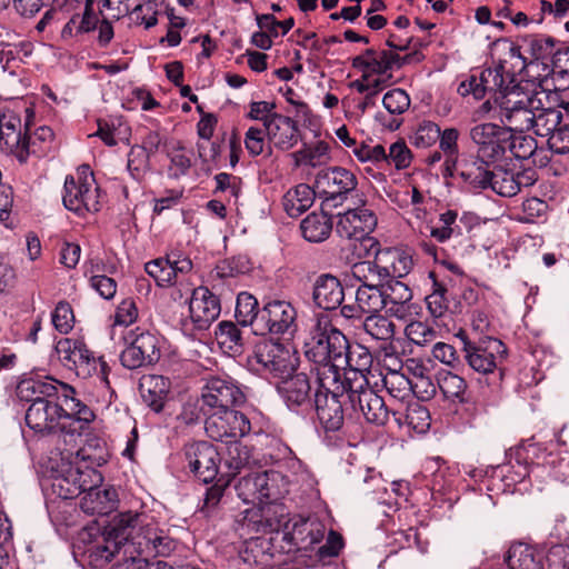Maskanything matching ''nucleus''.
I'll list each match as a JSON object with an SVG mask.
<instances>
[{
	"label": "nucleus",
	"mask_w": 569,
	"mask_h": 569,
	"mask_svg": "<svg viewBox=\"0 0 569 569\" xmlns=\"http://www.w3.org/2000/svg\"><path fill=\"white\" fill-rule=\"evenodd\" d=\"M60 399L49 398L31 403L26 412V423L36 433L47 435L58 430L80 435L94 419L93 411L74 397V389L60 383Z\"/></svg>",
	"instance_id": "f257e3e1"
},
{
	"label": "nucleus",
	"mask_w": 569,
	"mask_h": 569,
	"mask_svg": "<svg viewBox=\"0 0 569 569\" xmlns=\"http://www.w3.org/2000/svg\"><path fill=\"white\" fill-rule=\"evenodd\" d=\"M347 346L348 339L339 329L329 321H317L303 345L305 357L315 365L316 379H320L325 371L341 376L339 361H342Z\"/></svg>",
	"instance_id": "f03ea898"
},
{
	"label": "nucleus",
	"mask_w": 569,
	"mask_h": 569,
	"mask_svg": "<svg viewBox=\"0 0 569 569\" xmlns=\"http://www.w3.org/2000/svg\"><path fill=\"white\" fill-rule=\"evenodd\" d=\"M315 409L319 423L326 431H338L345 422L343 405L349 401V387L341 376L325 371L316 379Z\"/></svg>",
	"instance_id": "7ed1b4c3"
},
{
	"label": "nucleus",
	"mask_w": 569,
	"mask_h": 569,
	"mask_svg": "<svg viewBox=\"0 0 569 569\" xmlns=\"http://www.w3.org/2000/svg\"><path fill=\"white\" fill-rule=\"evenodd\" d=\"M360 202V207L338 214L336 231L342 238L355 240L353 249L358 258H368L371 249L379 246L375 238L369 237L377 226V217L371 209L365 207L363 200Z\"/></svg>",
	"instance_id": "20e7f679"
},
{
	"label": "nucleus",
	"mask_w": 569,
	"mask_h": 569,
	"mask_svg": "<svg viewBox=\"0 0 569 569\" xmlns=\"http://www.w3.org/2000/svg\"><path fill=\"white\" fill-rule=\"evenodd\" d=\"M531 102L532 93L522 91L518 84L493 99L495 111L509 133L531 130L535 117Z\"/></svg>",
	"instance_id": "39448f33"
},
{
	"label": "nucleus",
	"mask_w": 569,
	"mask_h": 569,
	"mask_svg": "<svg viewBox=\"0 0 569 569\" xmlns=\"http://www.w3.org/2000/svg\"><path fill=\"white\" fill-rule=\"evenodd\" d=\"M80 173L84 174L76 181L73 176H67L63 186L62 201L64 207L83 217L88 212H98L102 207L101 190L94 181L89 166H82Z\"/></svg>",
	"instance_id": "423d86ee"
},
{
	"label": "nucleus",
	"mask_w": 569,
	"mask_h": 569,
	"mask_svg": "<svg viewBox=\"0 0 569 569\" xmlns=\"http://www.w3.org/2000/svg\"><path fill=\"white\" fill-rule=\"evenodd\" d=\"M56 352L62 365L86 379L97 375L108 382V366L102 358H96L81 340L62 338L56 345Z\"/></svg>",
	"instance_id": "0eeeda50"
},
{
	"label": "nucleus",
	"mask_w": 569,
	"mask_h": 569,
	"mask_svg": "<svg viewBox=\"0 0 569 569\" xmlns=\"http://www.w3.org/2000/svg\"><path fill=\"white\" fill-rule=\"evenodd\" d=\"M296 359L283 345L267 340L254 347L253 355L249 358V365L264 376L284 379L295 371Z\"/></svg>",
	"instance_id": "6e6552de"
},
{
	"label": "nucleus",
	"mask_w": 569,
	"mask_h": 569,
	"mask_svg": "<svg viewBox=\"0 0 569 569\" xmlns=\"http://www.w3.org/2000/svg\"><path fill=\"white\" fill-rule=\"evenodd\" d=\"M237 530L246 539V549L242 553L244 561L257 562L259 555L248 556L249 551H254L260 541V535L277 531L279 521L270 517V507H256L246 509L237 520Z\"/></svg>",
	"instance_id": "1a4fd4ad"
},
{
	"label": "nucleus",
	"mask_w": 569,
	"mask_h": 569,
	"mask_svg": "<svg viewBox=\"0 0 569 569\" xmlns=\"http://www.w3.org/2000/svg\"><path fill=\"white\" fill-rule=\"evenodd\" d=\"M126 348L120 361L127 369L133 370L157 363L161 357L159 339L156 335L136 328L124 337Z\"/></svg>",
	"instance_id": "9d476101"
},
{
	"label": "nucleus",
	"mask_w": 569,
	"mask_h": 569,
	"mask_svg": "<svg viewBox=\"0 0 569 569\" xmlns=\"http://www.w3.org/2000/svg\"><path fill=\"white\" fill-rule=\"evenodd\" d=\"M204 413V430L212 440L230 443L249 435L251 430V423L246 415L232 408Z\"/></svg>",
	"instance_id": "9b49d317"
},
{
	"label": "nucleus",
	"mask_w": 569,
	"mask_h": 569,
	"mask_svg": "<svg viewBox=\"0 0 569 569\" xmlns=\"http://www.w3.org/2000/svg\"><path fill=\"white\" fill-rule=\"evenodd\" d=\"M283 477L273 470L261 472H249L242 476L237 485L236 491L238 497L244 503H263L266 500H276L281 496L279 481Z\"/></svg>",
	"instance_id": "f8f14e48"
},
{
	"label": "nucleus",
	"mask_w": 569,
	"mask_h": 569,
	"mask_svg": "<svg viewBox=\"0 0 569 569\" xmlns=\"http://www.w3.org/2000/svg\"><path fill=\"white\" fill-rule=\"evenodd\" d=\"M463 358L476 372L488 375L495 371L507 353L503 342L497 338L485 337L478 341L462 339Z\"/></svg>",
	"instance_id": "ddd939ff"
},
{
	"label": "nucleus",
	"mask_w": 569,
	"mask_h": 569,
	"mask_svg": "<svg viewBox=\"0 0 569 569\" xmlns=\"http://www.w3.org/2000/svg\"><path fill=\"white\" fill-rule=\"evenodd\" d=\"M357 183L356 176L341 167L320 172L316 179V188L323 198L322 210L342 203L346 196L356 189Z\"/></svg>",
	"instance_id": "4468645a"
},
{
	"label": "nucleus",
	"mask_w": 569,
	"mask_h": 569,
	"mask_svg": "<svg viewBox=\"0 0 569 569\" xmlns=\"http://www.w3.org/2000/svg\"><path fill=\"white\" fill-rule=\"evenodd\" d=\"M244 401V391L230 377L210 378L202 392L203 412L233 408Z\"/></svg>",
	"instance_id": "2eb2a0df"
},
{
	"label": "nucleus",
	"mask_w": 569,
	"mask_h": 569,
	"mask_svg": "<svg viewBox=\"0 0 569 569\" xmlns=\"http://www.w3.org/2000/svg\"><path fill=\"white\" fill-rule=\"evenodd\" d=\"M470 138L477 146L478 159L495 162L503 157L510 133L507 129L488 122L471 128Z\"/></svg>",
	"instance_id": "dca6fc26"
},
{
	"label": "nucleus",
	"mask_w": 569,
	"mask_h": 569,
	"mask_svg": "<svg viewBox=\"0 0 569 569\" xmlns=\"http://www.w3.org/2000/svg\"><path fill=\"white\" fill-rule=\"evenodd\" d=\"M372 362V355L367 347L359 343L351 346L348 342L342 361H339L341 381L349 388L366 386Z\"/></svg>",
	"instance_id": "f3484780"
},
{
	"label": "nucleus",
	"mask_w": 569,
	"mask_h": 569,
	"mask_svg": "<svg viewBox=\"0 0 569 569\" xmlns=\"http://www.w3.org/2000/svg\"><path fill=\"white\" fill-rule=\"evenodd\" d=\"M349 402L353 410L362 413L367 422L385 426L389 420V409L385 400L370 387L349 388Z\"/></svg>",
	"instance_id": "a211bd4d"
},
{
	"label": "nucleus",
	"mask_w": 569,
	"mask_h": 569,
	"mask_svg": "<svg viewBox=\"0 0 569 569\" xmlns=\"http://www.w3.org/2000/svg\"><path fill=\"white\" fill-rule=\"evenodd\" d=\"M186 458L193 475L204 483L216 479L220 456L218 450L207 441H199L186 447Z\"/></svg>",
	"instance_id": "6ab92c4d"
},
{
	"label": "nucleus",
	"mask_w": 569,
	"mask_h": 569,
	"mask_svg": "<svg viewBox=\"0 0 569 569\" xmlns=\"http://www.w3.org/2000/svg\"><path fill=\"white\" fill-rule=\"evenodd\" d=\"M149 517L143 512L126 511L116 515L104 527L107 537L113 539L120 547L129 541L137 546L138 535L142 533Z\"/></svg>",
	"instance_id": "aec40b11"
},
{
	"label": "nucleus",
	"mask_w": 569,
	"mask_h": 569,
	"mask_svg": "<svg viewBox=\"0 0 569 569\" xmlns=\"http://www.w3.org/2000/svg\"><path fill=\"white\" fill-rule=\"evenodd\" d=\"M372 254L376 256V276L380 281L403 278L413 266L412 258L399 249H380L378 246L371 249Z\"/></svg>",
	"instance_id": "412c9836"
},
{
	"label": "nucleus",
	"mask_w": 569,
	"mask_h": 569,
	"mask_svg": "<svg viewBox=\"0 0 569 569\" xmlns=\"http://www.w3.org/2000/svg\"><path fill=\"white\" fill-rule=\"evenodd\" d=\"M297 317L293 306L284 300L269 301L260 310L258 329L262 333L282 335L295 323Z\"/></svg>",
	"instance_id": "4be33fe9"
},
{
	"label": "nucleus",
	"mask_w": 569,
	"mask_h": 569,
	"mask_svg": "<svg viewBox=\"0 0 569 569\" xmlns=\"http://www.w3.org/2000/svg\"><path fill=\"white\" fill-rule=\"evenodd\" d=\"M220 301L208 288L193 289L189 301L190 319L196 329L206 330L219 317Z\"/></svg>",
	"instance_id": "5701e85b"
},
{
	"label": "nucleus",
	"mask_w": 569,
	"mask_h": 569,
	"mask_svg": "<svg viewBox=\"0 0 569 569\" xmlns=\"http://www.w3.org/2000/svg\"><path fill=\"white\" fill-rule=\"evenodd\" d=\"M403 59L393 51L367 49L362 54L352 60V66L363 72V78L368 79L372 74L383 76L390 72L395 67L400 68Z\"/></svg>",
	"instance_id": "b1692460"
},
{
	"label": "nucleus",
	"mask_w": 569,
	"mask_h": 569,
	"mask_svg": "<svg viewBox=\"0 0 569 569\" xmlns=\"http://www.w3.org/2000/svg\"><path fill=\"white\" fill-rule=\"evenodd\" d=\"M266 132L269 143L281 151L292 149L300 140L297 122L279 113L267 121Z\"/></svg>",
	"instance_id": "393cba45"
},
{
	"label": "nucleus",
	"mask_w": 569,
	"mask_h": 569,
	"mask_svg": "<svg viewBox=\"0 0 569 569\" xmlns=\"http://www.w3.org/2000/svg\"><path fill=\"white\" fill-rule=\"evenodd\" d=\"M312 299L323 310H336L343 302L345 290L337 277L321 274L315 281Z\"/></svg>",
	"instance_id": "a878e982"
},
{
	"label": "nucleus",
	"mask_w": 569,
	"mask_h": 569,
	"mask_svg": "<svg viewBox=\"0 0 569 569\" xmlns=\"http://www.w3.org/2000/svg\"><path fill=\"white\" fill-rule=\"evenodd\" d=\"M546 92H533L531 106L535 110L531 130L540 137H548L562 121V112L553 107H546Z\"/></svg>",
	"instance_id": "bb28decb"
},
{
	"label": "nucleus",
	"mask_w": 569,
	"mask_h": 569,
	"mask_svg": "<svg viewBox=\"0 0 569 569\" xmlns=\"http://www.w3.org/2000/svg\"><path fill=\"white\" fill-rule=\"evenodd\" d=\"M142 533L138 535L137 551L142 555L167 557L176 549V541L163 530L148 522Z\"/></svg>",
	"instance_id": "cd10ccee"
},
{
	"label": "nucleus",
	"mask_w": 569,
	"mask_h": 569,
	"mask_svg": "<svg viewBox=\"0 0 569 569\" xmlns=\"http://www.w3.org/2000/svg\"><path fill=\"white\" fill-rule=\"evenodd\" d=\"M278 389L290 408L300 407L310 401L311 385L308 376L303 372L284 377Z\"/></svg>",
	"instance_id": "c85d7f7f"
},
{
	"label": "nucleus",
	"mask_w": 569,
	"mask_h": 569,
	"mask_svg": "<svg viewBox=\"0 0 569 569\" xmlns=\"http://www.w3.org/2000/svg\"><path fill=\"white\" fill-rule=\"evenodd\" d=\"M170 387V380L159 375L142 376L139 383L142 400L156 412L162 410Z\"/></svg>",
	"instance_id": "c756f323"
},
{
	"label": "nucleus",
	"mask_w": 569,
	"mask_h": 569,
	"mask_svg": "<svg viewBox=\"0 0 569 569\" xmlns=\"http://www.w3.org/2000/svg\"><path fill=\"white\" fill-rule=\"evenodd\" d=\"M118 493L114 488H102L101 485L84 493L80 507L88 515H107L116 509Z\"/></svg>",
	"instance_id": "7c9ffc66"
},
{
	"label": "nucleus",
	"mask_w": 569,
	"mask_h": 569,
	"mask_svg": "<svg viewBox=\"0 0 569 569\" xmlns=\"http://www.w3.org/2000/svg\"><path fill=\"white\" fill-rule=\"evenodd\" d=\"M60 383L61 382L53 379H48L46 381L24 379L17 386V393L21 400L31 403L49 398L60 399Z\"/></svg>",
	"instance_id": "2f4dec72"
},
{
	"label": "nucleus",
	"mask_w": 569,
	"mask_h": 569,
	"mask_svg": "<svg viewBox=\"0 0 569 569\" xmlns=\"http://www.w3.org/2000/svg\"><path fill=\"white\" fill-rule=\"evenodd\" d=\"M54 133L47 126L39 127L32 134L26 133L22 141V150L18 151V160L24 162L29 154L46 156L52 148Z\"/></svg>",
	"instance_id": "473e14b6"
},
{
	"label": "nucleus",
	"mask_w": 569,
	"mask_h": 569,
	"mask_svg": "<svg viewBox=\"0 0 569 569\" xmlns=\"http://www.w3.org/2000/svg\"><path fill=\"white\" fill-rule=\"evenodd\" d=\"M0 141L2 151L12 152L18 158V151L22 150L23 137L21 136V120L14 113H6L0 117Z\"/></svg>",
	"instance_id": "72a5a7b5"
},
{
	"label": "nucleus",
	"mask_w": 569,
	"mask_h": 569,
	"mask_svg": "<svg viewBox=\"0 0 569 569\" xmlns=\"http://www.w3.org/2000/svg\"><path fill=\"white\" fill-rule=\"evenodd\" d=\"M531 183L525 172L515 174L499 169L492 171L489 187L502 197H513L520 191L521 186H530Z\"/></svg>",
	"instance_id": "f704fd0d"
},
{
	"label": "nucleus",
	"mask_w": 569,
	"mask_h": 569,
	"mask_svg": "<svg viewBox=\"0 0 569 569\" xmlns=\"http://www.w3.org/2000/svg\"><path fill=\"white\" fill-rule=\"evenodd\" d=\"M302 236L309 242L325 241L331 233L332 221L323 211L309 213L300 224Z\"/></svg>",
	"instance_id": "c9c22d12"
},
{
	"label": "nucleus",
	"mask_w": 569,
	"mask_h": 569,
	"mask_svg": "<svg viewBox=\"0 0 569 569\" xmlns=\"http://www.w3.org/2000/svg\"><path fill=\"white\" fill-rule=\"evenodd\" d=\"M77 468L72 463L62 465L61 469L52 476L51 488L53 493L62 499H72L80 495V487L76 476Z\"/></svg>",
	"instance_id": "e433bc0d"
},
{
	"label": "nucleus",
	"mask_w": 569,
	"mask_h": 569,
	"mask_svg": "<svg viewBox=\"0 0 569 569\" xmlns=\"http://www.w3.org/2000/svg\"><path fill=\"white\" fill-rule=\"evenodd\" d=\"M392 416L399 427L407 426L418 433L426 432L430 427V413L428 409L417 402L409 405L403 413L393 410Z\"/></svg>",
	"instance_id": "4c0bfd02"
},
{
	"label": "nucleus",
	"mask_w": 569,
	"mask_h": 569,
	"mask_svg": "<svg viewBox=\"0 0 569 569\" xmlns=\"http://www.w3.org/2000/svg\"><path fill=\"white\" fill-rule=\"evenodd\" d=\"M315 200V191L306 183L288 190L283 196V208L290 217H298L308 210Z\"/></svg>",
	"instance_id": "58836bf2"
},
{
	"label": "nucleus",
	"mask_w": 569,
	"mask_h": 569,
	"mask_svg": "<svg viewBox=\"0 0 569 569\" xmlns=\"http://www.w3.org/2000/svg\"><path fill=\"white\" fill-rule=\"evenodd\" d=\"M120 548L121 547L113 539L107 537V532L103 530L89 542L86 548V553H88L91 563L96 567H102L112 560Z\"/></svg>",
	"instance_id": "ea45409f"
},
{
	"label": "nucleus",
	"mask_w": 569,
	"mask_h": 569,
	"mask_svg": "<svg viewBox=\"0 0 569 569\" xmlns=\"http://www.w3.org/2000/svg\"><path fill=\"white\" fill-rule=\"evenodd\" d=\"M521 43L526 48V52L535 60H548L555 58L558 48L553 37L536 33L521 37Z\"/></svg>",
	"instance_id": "a19ab883"
},
{
	"label": "nucleus",
	"mask_w": 569,
	"mask_h": 569,
	"mask_svg": "<svg viewBox=\"0 0 569 569\" xmlns=\"http://www.w3.org/2000/svg\"><path fill=\"white\" fill-rule=\"evenodd\" d=\"M505 562L507 569H543L541 558L536 557L533 550L522 543L509 548Z\"/></svg>",
	"instance_id": "79ce46f5"
},
{
	"label": "nucleus",
	"mask_w": 569,
	"mask_h": 569,
	"mask_svg": "<svg viewBox=\"0 0 569 569\" xmlns=\"http://www.w3.org/2000/svg\"><path fill=\"white\" fill-rule=\"evenodd\" d=\"M481 81L487 82L488 90L495 91V98L511 91L513 86V76L506 69V61L499 60L495 67L488 68L481 72Z\"/></svg>",
	"instance_id": "37998d69"
},
{
	"label": "nucleus",
	"mask_w": 569,
	"mask_h": 569,
	"mask_svg": "<svg viewBox=\"0 0 569 569\" xmlns=\"http://www.w3.org/2000/svg\"><path fill=\"white\" fill-rule=\"evenodd\" d=\"M362 328L372 339L392 343L396 325L388 317L378 313L367 316L362 322Z\"/></svg>",
	"instance_id": "c03bdc74"
},
{
	"label": "nucleus",
	"mask_w": 569,
	"mask_h": 569,
	"mask_svg": "<svg viewBox=\"0 0 569 569\" xmlns=\"http://www.w3.org/2000/svg\"><path fill=\"white\" fill-rule=\"evenodd\" d=\"M356 301L359 302V309L365 313H378L385 309L381 281L379 283H362L356 291Z\"/></svg>",
	"instance_id": "a18cd8bd"
},
{
	"label": "nucleus",
	"mask_w": 569,
	"mask_h": 569,
	"mask_svg": "<svg viewBox=\"0 0 569 569\" xmlns=\"http://www.w3.org/2000/svg\"><path fill=\"white\" fill-rule=\"evenodd\" d=\"M296 166L319 167L328 162L329 147L325 141H317L312 144H305L300 150L292 153Z\"/></svg>",
	"instance_id": "49530a36"
},
{
	"label": "nucleus",
	"mask_w": 569,
	"mask_h": 569,
	"mask_svg": "<svg viewBox=\"0 0 569 569\" xmlns=\"http://www.w3.org/2000/svg\"><path fill=\"white\" fill-rule=\"evenodd\" d=\"M437 383L446 399L465 401L468 385L466 380L449 370H440L437 373Z\"/></svg>",
	"instance_id": "de8ad7c7"
},
{
	"label": "nucleus",
	"mask_w": 569,
	"mask_h": 569,
	"mask_svg": "<svg viewBox=\"0 0 569 569\" xmlns=\"http://www.w3.org/2000/svg\"><path fill=\"white\" fill-rule=\"evenodd\" d=\"M490 161L478 159L465 166L460 177L471 189H486L489 187L492 171L489 170Z\"/></svg>",
	"instance_id": "09e8293b"
},
{
	"label": "nucleus",
	"mask_w": 569,
	"mask_h": 569,
	"mask_svg": "<svg viewBox=\"0 0 569 569\" xmlns=\"http://www.w3.org/2000/svg\"><path fill=\"white\" fill-rule=\"evenodd\" d=\"M92 6L93 4H90V1H88L82 14H73L71 17L62 29L61 34L63 38L88 33L96 29L98 17L94 14Z\"/></svg>",
	"instance_id": "8fccbe9b"
},
{
	"label": "nucleus",
	"mask_w": 569,
	"mask_h": 569,
	"mask_svg": "<svg viewBox=\"0 0 569 569\" xmlns=\"http://www.w3.org/2000/svg\"><path fill=\"white\" fill-rule=\"evenodd\" d=\"M256 462L257 460L253 458L251 450L247 446L241 445L238 440L230 442L226 465L232 476L241 473L243 470H250Z\"/></svg>",
	"instance_id": "3c124183"
},
{
	"label": "nucleus",
	"mask_w": 569,
	"mask_h": 569,
	"mask_svg": "<svg viewBox=\"0 0 569 569\" xmlns=\"http://www.w3.org/2000/svg\"><path fill=\"white\" fill-rule=\"evenodd\" d=\"M216 339L230 355L237 356L242 352L241 331L233 322L221 321L216 330Z\"/></svg>",
	"instance_id": "603ef678"
},
{
	"label": "nucleus",
	"mask_w": 569,
	"mask_h": 569,
	"mask_svg": "<svg viewBox=\"0 0 569 569\" xmlns=\"http://www.w3.org/2000/svg\"><path fill=\"white\" fill-rule=\"evenodd\" d=\"M383 386L388 393L398 400L405 401L411 397L413 391L412 382L400 371H388L383 379Z\"/></svg>",
	"instance_id": "864d4df0"
},
{
	"label": "nucleus",
	"mask_w": 569,
	"mask_h": 569,
	"mask_svg": "<svg viewBox=\"0 0 569 569\" xmlns=\"http://www.w3.org/2000/svg\"><path fill=\"white\" fill-rule=\"evenodd\" d=\"M258 300L248 292H240L237 297L236 318L241 326L256 325L258 327Z\"/></svg>",
	"instance_id": "5fc2aeb1"
},
{
	"label": "nucleus",
	"mask_w": 569,
	"mask_h": 569,
	"mask_svg": "<svg viewBox=\"0 0 569 569\" xmlns=\"http://www.w3.org/2000/svg\"><path fill=\"white\" fill-rule=\"evenodd\" d=\"M440 137V127L431 120H421L415 127L410 141L417 148H428Z\"/></svg>",
	"instance_id": "6e6d98bb"
},
{
	"label": "nucleus",
	"mask_w": 569,
	"mask_h": 569,
	"mask_svg": "<svg viewBox=\"0 0 569 569\" xmlns=\"http://www.w3.org/2000/svg\"><path fill=\"white\" fill-rule=\"evenodd\" d=\"M146 272L152 277L160 287L173 283V269L171 267V258H158L151 260L144 266Z\"/></svg>",
	"instance_id": "4d7b16f0"
},
{
	"label": "nucleus",
	"mask_w": 569,
	"mask_h": 569,
	"mask_svg": "<svg viewBox=\"0 0 569 569\" xmlns=\"http://www.w3.org/2000/svg\"><path fill=\"white\" fill-rule=\"evenodd\" d=\"M381 290L383 293L385 308L395 302H410L412 292L407 284L399 280H383L381 281Z\"/></svg>",
	"instance_id": "13d9d810"
},
{
	"label": "nucleus",
	"mask_w": 569,
	"mask_h": 569,
	"mask_svg": "<svg viewBox=\"0 0 569 569\" xmlns=\"http://www.w3.org/2000/svg\"><path fill=\"white\" fill-rule=\"evenodd\" d=\"M293 536L301 545V548H308L322 540L325 529L319 522L305 521L295 528Z\"/></svg>",
	"instance_id": "bf43d9fd"
},
{
	"label": "nucleus",
	"mask_w": 569,
	"mask_h": 569,
	"mask_svg": "<svg viewBox=\"0 0 569 569\" xmlns=\"http://www.w3.org/2000/svg\"><path fill=\"white\" fill-rule=\"evenodd\" d=\"M150 156L138 144L131 147L128 153L127 168L132 178L140 180L150 168Z\"/></svg>",
	"instance_id": "052dcab7"
},
{
	"label": "nucleus",
	"mask_w": 569,
	"mask_h": 569,
	"mask_svg": "<svg viewBox=\"0 0 569 569\" xmlns=\"http://www.w3.org/2000/svg\"><path fill=\"white\" fill-rule=\"evenodd\" d=\"M407 338L418 346L431 343L437 338V331L421 321H411L405 329Z\"/></svg>",
	"instance_id": "680f3d73"
},
{
	"label": "nucleus",
	"mask_w": 569,
	"mask_h": 569,
	"mask_svg": "<svg viewBox=\"0 0 569 569\" xmlns=\"http://www.w3.org/2000/svg\"><path fill=\"white\" fill-rule=\"evenodd\" d=\"M410 97L403 89L389 90L382 98V104L391 114H402L410 107Z\"/></svg>",
	"instance_id": "e2e57ef3"
},
{
	"label": "nucleus",
	"mask_w": 569,
	"mask_h": 569,
	"mask_svg": "<svg viewBox=\"0 0 569 569\" xmlns=\"http://www.w3.org/2000/svg\"><path fill=\"white\" fill-rule=\"evenodd\" d=\"M99 270V266L91 267L90 273L92 274L90 277V287L97 291L100 297L106 300H110L117 292V282L111 277L96 273Z\"/></svg>",
	"instance_id": "0e129e2a"
},
{
	"label": "nucleus",
	"mask_w": 569,
	"mask_h": 569,
	"mask_svg": "<svg viewBox=\"0 0 569 569\" xmlns=\"http://www.w3.org/2000/svg\"><path fill=\"white\" fill-rule=\"evenodd\" d=\"M507 148L516 158L528 159L535 153L537 149V142L530 136H512L510 133V140H508Z\"/></svg>",
	"instance_id": "69168bd1"
},
{
	"label": "nucleus",
	"mask_w": 569,
	"mask_h": 569,
	"mask_svg": "<svg viewBox=\"0 0 569 569\" xmlns=\"http://www.w3.org/2000/svg\"><path fill=\"white\" fill-rule=\"evenodd\" d=\"M74 316L67 301H60L52 312V323L60 333H68L73 328Z\"/></svg>",
	"instance_id": "338daca9"
},
{
	"label": "nucleus",
	"mask_w": 569,
	"mask_h": 569,
	"mask_svg": "<svg viewBox=\"0 0 569 569\" xmlns=\"http://www.w3.org/2000/svg\"><path fill=\"white\" fill-rule=\"evenodd\" d=\"M549 149L558 154L569 152V124H559L549 136L547 140Z\"/></svg>",
	"instance_id": "774afa93"
}]
</instances>
